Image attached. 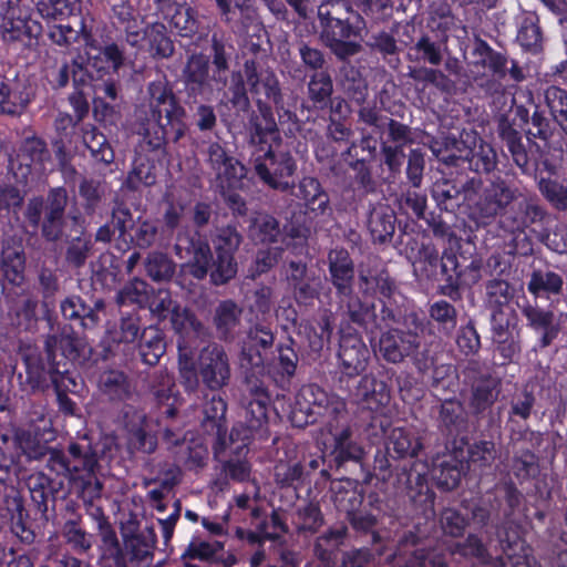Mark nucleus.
I'll list each match as a JSON object with an SVG mask.
<instances>
[{
    "label": "nucleus",
    "mask_w": 567,
    "mask_h": 567,
    "mask_svg": "<svg viewBox=\"0 0 567 567\" xmlns=\"http://www.w3.org/2000/svg\"><path fill=\"white\" fill-rule=\"evenodd\" d=\"M319 33L322 42L344 58L359 51L351 39L362 38L365 22L344 0H328L318 8Z\"/></svg>",
    "instance_id": "f257e3e1"
},
{
    "label": "nucleus",
    "mask_w": 567,
    "mask_h": 567,
    "mask_svg": "<svg viewBox=\"0 0 567 567\" xmlns=\"http://www.w3.org/2000/svg\"><path fill=\"white\" fill-rule=\"evenodd\" d=\"M277 135V125L275 120L267 114L258 117L251 123L250 143L258 146L254 152L255 171L258 176L270 187L279 190L290 188L288 177H290L296 165L292 157L287 153L275 154L269 145V141Z\"/></svg>",
    "instance_id": "f03ea898"
},
{
    "label": "nucleus",
    "mask_w": 567,
    "mask_h": 567,
    "mask_svg": "<svg viewBox=\"0 0 567 567\" xmlns=\"http://www.w3.org/2000/svg\"><path fill=\"white\" fill-rule=\"evenodd\" d=\"M148 94L150 115L143 123V134L150 138L151 145L158 147L165 138L166 126L173 122L181 109L164 82L150 83Z\"/></svg>",
    "instance_id": "7ed1b4c3"
},
{
    "label": "nucleus",
    "mask_w": 567,
    "mask_h": 567,
    "mask_svg": "<svg viewBox=\"0 0 567 567\" xmlns=\"http://www.w3.org/2000/svg\"><path fill=\"white\" fill-rule=\"evenodd\" d=\"M198 374L206 388L217 391L226 386L230 379L229 360L224 349L209 344L198 357Z\"/></svg>",
    "instance_id": "20e7f679"
},
{
    "label": "nucleus",
    "mask_w": 567,
    "mask_h": 567,
    "mask_svg": "<svg viewBox=\"0 0 567 567\" xmlns=\"http://www.w3.org/2000/svg\"><path fill=\"white\" fill-rule=\"evenodd\" d=\"M0 17L1 38L13 49L31 47L41 34V24L32 20L29 12Z\"/></svg>",
    "instance_id": "39448f33"
},
{
    "label": "nucleus",
    "mask_w": 567,
    "mask_h": 567,
    "mask_svg": "<svg viewBox=\"0 0 567 567\" xmlns=\"http://www.w3.org/2000/svg\"><path fill=\"white\" fill-rule=\"evenodd\" d=\"M175 254L179 259H185L183 268L196 279H204L212 261L209 245L202 239H195L185 234L177 236Z\"/></svg>",
    "instance_id": "423d86ee"
},
{
    "label": "nucleus",
    "mask_w": 567,
    "mask_h": 567,
    "mask_svg": "<svg viewBox=\"0 0 567 567\" xmlns=\"http://www.w3.org/2000/svg\"><path fill=\"white\" fill-rule=\"evenodd\" d=\"M420 347L417 333L408 330L388 329L379 338L375 351L388 362L400 363Z\"/></svg>",
    "instance_id": "0eeeda50"
},
{
    "label": "nucleus",
    "mask_w": 567,
    "mask_h": 567,
    "mask_svg": "<svg viewBox=\"0 0 567 567\" xmlns=\"http://www.w3.org/2000/svg\"><path fill=\"white\" fill-rule=\"evenodd\" d=\"M52 468L58 473L74 477L95 472L97 458L90 445L72 443L69 446L68 454L54 453L51 457Z\"/></svg>",
    "instance_id": "6e6552de"
},
{
    "label": "nucleus",
    "mask_w": 567,
    "mask_h": 567,
    "mask_svg": "<svg viewBox=\"0 0 567 567\" xmlns=\"http://www.w3.org/2000/svg\"><path fill=\"white\" fill-rule=\"evenodd\" d=\"M460 144L464 148L457 145L458 154L451 155V159L468 161L471 166L481 173H489L495 168L496 153L489 144L483 142V140L474 134H465V138L462 136Z\"/></svg>",
    "instance_id": "1a4fd4ad"
},
{
    "label": "nucleus",
    "mask_w": 567,
    "mask_h": 567,
    "mask_svg": "<svg viewBox=\"0 0 567 567\" xmlns=\"http://www.w3.org/2000/svg\"><path fill=\"white\" fill-rule=\"evenodd\" d=\"M185 85L189 94L209 97L217 87L209 75V62L203 54H192L183 70Z\"/></svg>",
    "instance_id": "9d476101"
},
{
    "label": "nucleus",
    "mask_w": 567,
    "mask_h": 567,
    "mask_svg": "<svg viewBox=\"0 0 567 567\" xmlns=\"http://www.w3.org/2000/svg\"><path fill=\"white\" fill-rule=\"evenodd\" d=\"M517 198V188L497 178L484 187L476 204L483 217H495Z\"/></svg>",
    "instance_id": "9b49d317"
},
{
    "label": "nucleus",
    "mask_w": 567,
    "mask_h": 567,
    "mask_svg": "<svg viewBox=\"0 0 567 567\" xmlns=\"http://www.w3.org/2000/svg\"><path fill=\"white\" fill-rule=\"evenodd\" d=\"M207 155L220 186L236 187L245 175V167L234 157L229 156L218 143L209 144Z\"/></svg>",
    "instance_id": "f8f14e48"
},
{
    "label": "nucleus",
    "mask_w": 567,
    "mask_h": 567,
    "mask_svg": "<svg viewBox=\"0 0 567 567\" xmlns=\"http://www.w3.org/2000/svg\"><path fill=\"white\" fill-rule=\"evenodd\" d=\"M125 426L131 433L130 444L137 450L152 453L156 447L154 425L144 412L128 406L124 412Z\"/></svg>",
    "instance_id": "ddd939ff"
},
{
    "label": "nucleus",
    "mask_w": 567,
    "mask_h": 567,
    "mask_svg": "<svg viewBox=\"0 0 567 567\" xmlns=\"http://www.w3.org/2000/svg\"><path fill=\"white\" fill-rule=\"evenodd\" d=\"M44 349L47 353V363L40 362L37 369L49 370L52 373H60V365L64 359L74 358L76 355L75 339L66 333L50 334L44 340Z\"/></svg>",
    "instance_id": "4468645a"
},
{
    "label": "nucleus",
    "mask_w": 567,
    "mask_h": 567,
    "mask_svg": "<svg viewBox=\"0 0 567 567\" xmlns=\"http://www.w3.org/2000/svg\"><path fill=\"white\" fill-rule=\"evenodd\" d=\"M245 75L250 91L258 97L265 96L274 102L277 106L281 104V93L277 76L268 71L257 72L254 61L245 62Z\"/></svg>",
    "instance_id": "2eb2a0df"
},
{
    "label": "nucleus",
    "mask_w": 567,
    "mask_h": 567,
    "mask_svg": "<svg viewBox=\"0 0 567 567\" xmlns=\"http://www.w3.org/2000/svg\"><path fill=\"white\" fill-rule=\"evenodd\" d=\"M527 320L528 327L540 334V343L547 347L557 338L560 331V324L556 320L553 311L542 309L536 306L526 305L522 309Z\"/></svg>",
    "instance_id": "dca6fc26"
},
{
    "label": "nucleus",
    "mask_w": 567,
    "mask_h": 567,
    "mask_svg": "<svg viewBox=\"0 0 567 567\" xmlns=\"http://www.w3.org/2000/svg\"><path fill=\"white\" fill-rule=\"evenodd\" d=\"M369 355V349L360 338L347 336L341 339L339 358L347 374L355 375L363 372Z\"/></svg>",
    "instance_id": "f3484780"
},
{
    "label": "nucleus",
    "mask_w": 567,
    "mask_h": 567,
    "mask_svg": "<svg viewBox=\"0 0 567 567\" xmlns=\"http://www.w3.org/2000/svg\"><path fill=\"white\" fill-rule=\"evenodd\" d=\"M243 309L233 300H223L215 308L213 323L220 339L230 340L240 329Z\"/></svg>",
    "instance_id": "a211bd4d"
},
{
    "label": "nucleus",
    "mask_w": 567,
    "mask_h": 567,
    "mask_svg": "<svg viewBox=\"0 0 567 567\" xmlns=\"http://www.w3.org/2000/svg\"><path fill=\"white\" fill-rule=\"evenodd\" d=\"M466 468L463 461L452 454L439 456L433 461L431 476L444 489L455 488Z\"/></svg>",
    "instance_id": "6ab92c4d"
},
{
    "label": "nucleus",
    "mask_w": 567,
    "mask_h": 567,
    "mask_svg": "<svg viewBox=\"0 0 567 567\" xmlns=\"http://www.w3.org/2000/svg\"><path fill=\"white\" fill-rule=\"evenodd\" d=\"M329 270L338 292L348 296L353 279V262L344 249H333L329 254Z\"/></svg>",
    "instance_id": "aec40b11"
},
{
    "label": "nucleus",
    "mask_w": 567,
    "mask_h": 567,
    "mask_svg": "<svg viewBox=\"0 0 567 567\" xmlns=\"http://www.w3.org/2000/svg\"><path fill=\"white\" fill-rule=\"evenodd\" d=\"M298 197L303 202L308 212L315 216L330 212L329 196L322 189L320 183L312 177H305L299 183Z\"/></svg>",
    "instance_id": "412c9836"
},
{
    "label": "nucleus",
    "mask_w": 567,
    "mask_h": 567,
    "mask_svg": "<svg viewBox=\"0 0 567 567\" xmlns=\"http://www.w3.org/2000/svg\"><path fill=\"white\" fill-rule=\"evenodd\" d=\"M501 381L493 375H483L472 384L471 406L482 412L494 404L499 394Z\"/></svg>",
    "instance_id": "4be33fe9"
},
{
    "label": "nucleus",
    "mask_w": 567,
    "mask_h": 567,
    "mask_svg": "<svg viewBox=\"0 0 567 567\" xmlns=\"http://www.w3.org/2000/svg\"><path fill=\"white\" fill-rule=\"evenodd\" d=\"M174 389V378L167 372V370L161 369L152 375V393L158 403L167 405L165 413L168 416H173L175 414V408L179 401Z\"/></svg>",
    "instance_id": "5701e85b"
},
{
    "label": "nucleus",
    "mask_w": 567,
    "mask_h": 567,
    "mask_svg": "<svg viewBox=\"0 0 567 567\" xmlns=\"http://www.w3.org/2000/svg\"><path fill=\"white\" fill-rule=\"evenodd\" d=\"M172 323L176 332L181 336L177 344L185 342V351L188 350L187 338L198 339L205 336L203 323L187 309L173 308Z\"/></svg>",
    "instance_id": "b1692460"
},
{
    "label": "nucleus",
    "mask_w": 567,
    "mask_h": 567,
    "mask_svg": "<svg viewBox=\"0 0 567 567\" xmlns=\"http://www.w3.org/2000/svg\"><path fill=\"white\" fill-rule=\"evenodd\" d=\"M100 389L111 400H127L134 393V386L128 378L117 370L105 371L100 378Z\"/></svg>",
    "instance_id": "393cba45"
},
{
    "label": "nucleus",
    "mask_w": 567,
    "mask_h": 567,
    "mask_svg": "<svg viewBox=\"0 0 567 567\" xmlns=\"http://www.w3.org/2000/svg\"><path fill=\"white\" fill-rule=\"evenodd\" d=\"M358 395L369 410L378 411L390 401L385 384L371 377H363L359 383Z\"/></svg>",
    "instance_id": "a878e982"
},
{
    "label": "nucleus",
    "mask_w": 567,
    "mask_h": 567,
    "mask_svg": "<svg viewBox=\"0 0 567 567\" xmlns=\"http://www.w3.org/2000/svg\"><path fill=\"white\" fill-rule=\"evenodd\" d=\"M338 419L327 425L328 432L333 436L334 450L339 456L347 460H360L363 450L360 445L351 441V429L349 426L339 427Z\"/></svg>",
    "instance_id": "bb28decb"
},
{
    "label": "nucleus",
    "mask_w": 567,
    "mask_h": 567,
    "mask_svg": "<svg viewBox=\"0 0 567 567\" xmlns=\"http://www.w3.org/2000/svg\"><path fill=\"white\" fill-rule=\"evenodd\" d=\"M148 51L155 59H167L174 53V44L167 35L166 27L155 22L145 28Z\"/></svg>",
    "instance_id": "cd10ccee"
},
{
    "label": "nucleus",
    "mask_w": 567,
    "mask_h": 567,
    "mask_svg": "<svg viewBox=\"0 0 567 567\" xmlns=\"http://www.w3.org/2000/svg\"><path fill=\"white\" fill-rule=\"evenodd\" d=\"M369 229L375 241H386L395 230L394 213L386 207L374 208L370 214Z\"/></svg>",
    "instance_id": "c85d7f7f"
},
{
    "label": "nucleus",
    "mask_w": 567,
    "mask_h": 567,
    "mask_svg": "<svg viewBox=\"0 0 567 567\" xmlns=\"http://www.w3.org/2000/svg\"><path fill=\"white\" fill-rule=\"evenodd\" d=\"M249 235L260 243H276L281 236L279 221L268 214H257L249 226Z\"/></svg>",
    "instance_id": "c756f323"
},
{
    "label": "nucleus",
    "mask_w": 567,
    "mask_h": 567,
    "mask_svg": "<svg viewBox=\"0 0 567 567\" xmlns=\"http://www.w3.org/2000/svg\"><path fill=\"white\" fill-rule=\"evenodd\" d=\"M144 267L147 276L156 281H168L175 274L174 261L164 252L152 251L147 255Z\"/></svg>",
    "instance_id": "7c9ffc66"
},
{
    "label": "nucleus",
    "mask_w": 567,
    "mask_h": 567,
    "mask_svg": "<svg viewBox=\"0 0 567 567\" xmlns=\"http://www.w3.org/2000/svg\"><path fill=\"white\" fill-rule=\"evenodd\" d=\"M61 312L65 319L81 320L84 328H92L99 322L95 310L87 308L80 297H69L61 302Z\"/></svg>",
    "instance_id": "2f4dec72"
},
{
    "label": "nucleus",
    "mask_w": 567,
    "mask_h": 567,
    "mask_svg": "<svg viewBox=\"0 0 567 567\" xmlns=\"http://www.w3.org/2000/svg\"><path fill=\"white\" fill-rule=\"evenodd\" d=\"M564 280L560 275L550 270H535L528 282V291L534 296L542 293L557 295L561 291Z\"/></svg>",
    "instance_id": "473e14b6"
},
{
    "label": "nucleus",
    "mask_w": 567,
    "mask_h": 567,
    "mask_svg": "<svg viewBox=\"0 0 567 567\" xmlns=\"http://www.w3.org/2000/svg\"><path fill=\"white\" fill-rule=\"evenodd\" d=\"M544 97L553 120L567 134V91L551 85L545 90Z\"/></svg>",
    "instance_id": "72a5a7b5"
},
{
    "label": "nucleus",
    "mask_w": 567,
    "mask_h": 567,
    "mask_svg": "<svg viewBox=\"0 0 567 567\" xmlns=\"http://www.w3.org/2000/svg\"><path fill=\"white\" fill-rule=\"evenodd\" d=\"M346 535L347 527L344 526L330 528L317 538L315 545L316 555L322 561L329 563L331 560V554L343 544Z\"/></svg>",
    "instance_id": "f704fd0d"
},
{
    "label": "nucleus",
    "mask_w": 567,
    "mask_h": 567,
    "mask_svg": "<svg viewBox=\"0 0 567 567\" xmlns=\"http://www.w3.org/2000/svg\"><path fill=\"white\" fill-rule=\"evenodd\" d=\"M156 182L153 163L146 157L138 156L134 161V166L128 173L126 186L130 189H138L142 186H152Z\"/></svg>",
    "instance_id": "c9c22d12"
},
{
    "label": "nucleus",
    "mask_w": 567,
    "mask_h": 567,
    "mask_svg": "<svg viewBox=\"0 0 567 567\" xmlns=\"http://www.w3.org/2000/svg\"><path fill=\"white\" fill-rule=\"evenodd\" d=\"M62 536L66 544L78 553H86L93 544L92 535L82 528L78 519H69L64 523Z\"/></svg>",
    "instance_id": "e433bc0d"
},
{
    "label": "nucleus",
    "mask_w": 567,
    "mask_h": 567,
    "mask_svg": "<svg viewBox=\"0 0 567 567\" xmlns=\"http://www.w3.org/2000/svg\"><path fill=\"white\" fill-rule=\"evenodd\" d=\"M420 447L421 444L417 439L412 437L404 429L395 427L392 430L388 450L393 451L398 457L414 456Z\"/></svg>",
    "instance_id": "4c0bfd02"
},
{
    "label": "nucleus",
    "mask_w": 567,
    "mask_h": 567,
    "mask_svg": "<svg viewBox=\"0 0 567 567\" xmlns=\"http://www.w3.org/2000/svg\"><path fill=\"white\" fill-rule=\"evenodd\" d=\"M467 465L478 468H485L492 465L496 460L497 452L492 441H480L470 445L467 450Z\"/></svg>",
    "instance_id": "58836bf2"
},
{
    "label": "nucleus",
    "mask_w": 567,
    "mask_h": 567,
    "mask_svg": "<svg viewBox=\"0 0 567 567\" xmlns=\"http://www.w3.org/2000/svg\"><path fill=\"white\" fill-rule=\"evenodd\" d=\"M333 91L332 80L326 72L315 73L308 84L309 99L323 107L330 99Z\"/></svg>",
    "instance_id": "ea45409f"
},
{
    "label": "nucleus",
    "mask_w": 567,
    "mask_h": 567,
    "mask_svg": "<svg viewBox=\"0 0 567 567\" xmlns=\"http://www.w3.org/2000/svg\"><path fill=\"white\" fill-rule=\"evenodd\" d=\"M213 82L219 92L224 90L227 84L229 65L225 45L218 41L216 37H213Z\"/></svg>",
    "instance_id": "a19ab883"
},
{
    "label": "nucleus",
    "mask_w": 567,
    "mask_h": 567,
    "mask_svg": "<svg viewBox=\"0 0 567 567\" xmlns=\"http://www.w3.org/2000/svg\"><path fill=\"white\" fill-rule=\"evenodd\" d=\"M37 307L38 302L35 299L29 297L21 298L12 308V322L24 330L30 329L37 320Z\"/></svg>",
    "instance_id": "79ce46f5"
},
{
    "label": "nucleus",
    "mask_w": 567,
    "mask_h": 567,
    "mask_svg": "<svg viewBox=\"0 0 567 567\" xmlns=\"http://www.w3.org/2000/svg\"><path fill=\"white\" fill-rule=\"evenodd\" d=\"M83 142L96 161L103 163H111L113 161L114 154L110 145L106 143L105 136L95 128L84 133Z\"/></svg>",
    "instance_id": "37998d69"
},
{
    "label": "nucleus",
    "mask_w": 567,
    "mask_h": 567,
    "mask_svg": "<svg viewBox=\"0 0 567 567\" xmlns=\"http://www.w3.org/2000/svg\"><path fill=\"white\" fill-rule=\"evenodd\" d=\"M178 365H179V374L182 378V382L185 386V390L188 392H195L198 389L199 380L198 373L196 372L193 362H192V352L185 351V342L178 343Z\"/></svg>",
    "instance_id": "c03bdc74"
},
{
    "label": "nucleus",
    "mask_w": 567,
    "mask_h": 567,
    "mask_svg": "<svg viewBox=\"0 0 567 567\" xmlns=\"http://www.w3.org/2000/svg\"><path fill=\"white\" fill-rule=\"evenodd\" d=\"M267 395L260 391L257 392L256 398L249 401L246 408V417L250 431L259 430L267 420Z\"/></svg>",
    "instance_id": "a18cd8bd"
},
{
    "label": "nucleus",
    "mask_w": 567,
    "mask_h": 567,
    "mask_svg": "<svg viewBox=\"0 0 567 567\" xmlns=\"http://www.w3.org/2000/svg\"><path fill=\"white\" fill-rule=\"evenodd\" d=\"M545 212L534 198H524L519 202V210L517 213L516 228L518 230L527 228L543 220Z\"/></svg>",
    "instance_id": "49530a36"
},
{
    "label": "nucleus",
    "mask_w": 567,
    "mask_h": 567,
    "mask_svg": "<svg viewBox=\"0 0 567 567\" xmlns=\"http://www.w3.org/2000/svg\"><path fill=\"white\" fill-rule=\"evenodd\" d=\"M171 24L182 37H189L196 32V19L190 7L178 4L171 16Z\"/></svg>",
    "instance_id": "de8ad7c7"
},
{
    "label": "nucleus",
    "mask_w": 567,
    "mask_h": 567,
    "mask_svg": "<svg viewBox=\"0 0 567 567\" xmlns=\"http://www.w3.org/2000/svg\"><path fill=\"white\" fill-rule=\"evenodd\" d=\"M223 549V544L218 540L206 542L202 539H194L187 546L182 559H200L209 560L218 551Z\"/></svg>",
    "instance_id": "09e8293b"
},
{
    "label": "nucleus",
    "mask_w": 567,
    "mask_h": 567,
    "mask_svg": "<svg viewBox=\"0 0 567 567\" xmlns=\"http://www.w3.org/2000/svg\"><path fill=\"white\" fill-rule=\"evenodd\" d=\"M539 190L556 208H567V186L554 179H540Z\"/></svg>",
    "instance_id": "8fccbe9b"
},
{
    "label": "nucleus",
    "mask_w": 567,
    "mask_h": 567,
    "mask_svg": "<svg viewBox=\"0 0 567 567\" xmlns=\"http://www.w3.org/2000/svg\"><path fill=\"white\" fill-rule=\"evenodd\" d=\"M13 443L28 460H38L43 455V445L28 431H17Z\"/></svg>",
    "instance_id": "3c124183"
},
{
    "label": "nucleus",
    "mask_w": 567,
    "mask_h": 567,
    "mask_svg": "<svg viewBox=\"0 0 567 567\" xmlns=\"http://www.w3.org/2000/svg\"><path fill=\"white\" fill-rule=\"evenodd\" d=\"M237 274V264L234 256L228 254L217 255L214 262V269L210 272V279L214 285H224L234 278Z\"/></svg>",
    "instance_id": "603ef678"
},
{
    "label": "nucleus",
    "mask_w": 567,
    "mask_h": 567,
    "mask_svg": "<svg viewBox=\"0 0 567 567\" xmlns=\"http://www.w3.org/2000/svg\"><path fill=\"white\" fill-rule=\"evenodd\" d=\"M140 322L135 317L123 318L118 329L110 331V338L116 343H134L140 337Z\"/></svg>",
    "instance_id": "864d4df0"
},
{
    "label": "nucleus",
    "mask_w": 567,
    "mask_h": 567,
    "mask_svg": "<svg viewBox=\"0 0 567 567\" xmlns=\"http://www.w3.org/2000/svg\"><path fill=\"white\" fill-rule=\"evenodd\" d=\"M285 532V525L278 514L274 513L269 519L264 520L258 526L257 533L249 535V540L252 543H261L266 539H276Z\"/></svg>",
    "instance_id": "5fc2aeb1"
},
{
    "label": "nucleus",
    "mask_w": 567,
    "mask_h": 567,
    "mask_svg": "<svg viewBox=\"0 0 567 567\" xmlns=\"http://www.w3.org/2000/svg\"><path fill=\"white\" fill-rule=\"evenodd\" d=\"M440 417L446 426H458L466 422L463 404L457 400H446L441 404Z\"/></svg>",
    "instance_id": "6e6d98bb"
},
{
    "label": "nucleus",
    "mask_w": 567,
    "mask_h": 567,
    "mask_svg": "<svg viewBox=\"0 0 567 567\" xmlns=\"http://www.w3.org/2000/svg\"><path fill=\"white\" fill-rule=\"evenodd\" d=\"M91 249V239L89 236H78L73 238L66 250V260L75 267L82 266Z\"/></svg>",
    "instance_id": "4d7b16f0"
},
{
    "label": "nucleus",
    "mask_w": 567,
    "mask_h": 567,
    "mask_svg": "<svg viewBox=\"0 0 567 567\" xmlns=\"http://www.w3.org/2000/svg\"><path fill=\"white\" fill-rule=\"evenodd\" d=\"M241 241V236L236 229L227 227L219 230L214 245L217 255L228 254L234 256Z\"/></svg>",
    "instance_id": "13d9d810"
},
{
    "label": "nucleus",
    "mask_w": 567,
    "mask_h": 567,
    "mask_svg": "<svg viewBox=\"0 0 567 567\" xmlns=\"http://www.w3.org/2000/svg\"><path fill=\"white\" fill-rule=\"evenodd\" d=\"M73 483L80 489L84 502L92 503L101 495L102 483L96 478L94 473L74 477Z\"/></svg>",
    "instance_id": "bf43d9fd"
},
{
    "label": "nucleus",
    "mask_w": 567,
    "mask_h": 567,
    "mask_svg": "<svg viewBox=\"0 0 567 567\" xmlns=\"http://www.w3.org/2000/svg\"><path fill=\"white\" fill-rule=\"evenodd\" d=\"M429 474H431L429 466L425 462L414 461L408 472L406 484L411 489H417L422 493L427 489Z\"/></svg>",
    "instance_id": "052dcab7"
},
{
    "label": "nucleus",
    "mask_w": 567,
    "mask_h": 567,
    "mask_svg": "<svg viewBox=\"0 0 567 567\" xmlns=\"http://www.w3.org/2000/svg\"><path fill=\"white\" fill-rule=\"evenodd\" d=\"M165 352V343L163 339L156 334L140 346V353L143 361L148 365L158 362Z\"/></svg>",
    "instance_id": "680f3d73"
},
{
    "label": "nucleus",
    "mask_w": 567,
    "mask_h": 567,
    "mask_svg": "<svg viewBox=\"0 0 567 567\" xmlns=\"http://www.w3.org/2000/svg\"><path fill=\"white\" fill-rule=\"evenodd\" d=\"M158 228L154 221L143 220L136 226L134 240L140 248H148L155 243Z\"/></svg>",
    "instance_id": "e2e57ef3"
},
{
    "label": "nucleus",
    "mask_w": 567,
    "mask_h": 567,
    "mask_svg": "<svg viewBox=\"0 0 567 567\" xmlns=\"http://www.w3.org/2000/svg\"><path fill=\"white\" fill-rule=\"evenodd\" d=\"M414 49L422 54V59L430 64L439 65L442 62L441 47L433 42L429 37H422L416 43Z\"/></svg>",
    "instance_id": "0e129e2a"
},
{
    "label": "nucleus",
    "mask_w": 567,
    "mask_h": 567,
    "mask_svg": "<svg viewBox=\"0 0 567 567\" xmlns=\"http://www.w3.org/2000/svg\"><path fill=\"white\" fill-rule=\"evenodd\" d=\"M35 4L38 12L45 19H60L68 10L66 0H37Z\"/></svg>",
    "instance_id": "69168bd1"
},
{
    "label": "nucleus",
    "mask_w": 567,
    "mask_h": 567,
    "mask_svg": "<svg viewBox=\"0 0 567 567\" xmlns=\"http://www.w3.org/2000/svg\"><path fill=\"white\" fill-rule=\"evenodd\" d=\"M250 308L252 311L261 315L269 313L274 308V296L271 288L266 286L257 288L254 291Z\"/></svg>",
    "instance_id": "338daca9"
},
{
    "label": "nucleus",
    "mask_w": 567,
    "mask_h": 567,
    "mask_svg": "<svg viewBox=\"0 0 567 567\" xmlns=\"http://www.w3.org/2000/svg\"><path fill=\"white\" fill-rule=\"evenodd\" d=\"M441 525L446 534L460 536L465 528L466 522L456 511L447 508L441 515Z\"/></svg>",
    "instance_id": "774afa93"
}]
</instances>
